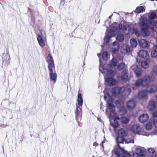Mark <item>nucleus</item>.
Returning a JSON list of instances; mask_svg holds the SVG:
<instances>
[{
  "label": "nucleus",
  "instance_id": "47",
  "mask_svg": "<svg viewBox=\"0 0 157 157\" xmlns=\"http://www.w3.org/2000/svg\"><path fill=\"white\" fill-rule=\"evenodd\" d=\"M153 71L157 75V67H155L153 68Z\"/></svg>",
  "mask_w": 157,
  "mask_h": 157
},
{
  "label": "nucleus",
  "instance_id": "44",
  "mask_svg": "<svg viewBox=\"0 0 157 157\" xmlns=\"http://www.w3.org/2000/svg\"><path fill=\"white\" fill-rule=\"evenodd\" d=\"M118 29V27L117 26H113L111 27V30L113 32H115Z\"/></svg>",
  "mask_w": 157,
  "mask_h": 157
},
{
  "label": "nucleus",
  "instance_id": "9",
  "mask_svg": "<svg viewBox=\"0 0 157 157\" xmlns=\"http://www.w3.org/2000/svg\"><path fill=\"white\" fill-rule=\"evenodd\" d=\"M42 31H40V34L37 35V40L40 45L42 47H44L45 45V40L46 37L43 35Z\"/></svg>",
  "mask_w": 157,
  "mask_h": 157
},
{
  "label": "nucleus",
  "instance_id": "20",
  "mask_svg": "<svg viewBox=\"0 0 157 157\" xmlns=\"http://www.w3.org/2000/svg\"><path fill=\"white\" fill-rule=\"evenodd\" d=\"M156 103L153 101H150L148 106V108L151 111H153L156 108Z\"/></svg>",
  "mask_w": 157,
  "mask_h": 157
},
{
  "label": "nucleus",
  "instance_id": "48",
  "mask_svg": "<svg viewBox=\"0 0 157 157\" xmlns=\"http://www.w3.org/2000/svg\"><path fill=\"white\" fill-rule=\"evenodd\" d=\"M152 135H155L157 136V130H156L154 132H152Z\"/></svg>",
  "mask_w": 157,
  "mask_h": 157
},
{
  "label": "nucleus",
  "instance_id": "16",
  "mask_svg": "<svg viewBox=\"0 0 157 157\" xmlns=\"http://www.w3.org/2000/svg\"><path fill=\"white\" fill-rule=\"evenodd\" d=\"M105 81L110 86H113L116 84V81L112 77L107 78Z\"/></svg>",
  "mask_w": 157,
  "mask_h": 157
},
{
  "label": "nucleus",
  "instance_id": "56",
  "mask_svg": "<svg viewBox=\"0 0 157 157\" xmlns=\"http://www.w3.org/2000/svg\"><path fill=\"white\" fill-rule=\"evenodd\" d=\"M156 98H157V96H156Z\"/></svg>",
  "mask_w": 157,
  "mask_h": 157
},
{
  "label": "nucleus",
  "instance_id": "31",
  "mask_svg": "<svg viewBox=\"0 0 157 157\" xmlns=\"http://www.w3.org/2000/svg\"><path fill=\"white\" fill-rule=\"evenodd\" d=\"M124 38L123 34H118L117 37V40L119 42H121L123 41L124 40Z\"/></svg>",
  "mask_w": 157,
  "mask_h": 157
},
{
  "label": "nucleus",
  "instance_id": "15",
  "mask_svg": "<svg viewBox=\"0 0 157 157\" xmlns=\"http://www.w3.org/2000/svg\"><path fill=\"white\" fill-rule=\"evenodd\" d=\"M149 117L148 115L146 114H144L141 115L139 117V120L142 123H144L146 122L148 119Z\"/></svg>",
  "mask_w": 157,
  "mask_h": 157
},
{
  "label": "nucleus",
  "instance_id": "42",
  "mask_svg": "<svg viewBox=\"0 0 157 157\" xmlns=\"http://www.w3.org/2000/svg\"><path fill=\"white\" fill-rule=\"evenodd\" d=\"M124 49L126 50V52H130L131 51V47L128 45H125Z\"/></svg>",
  "mask_w": 157,
  "mask_h": 157
},
{
  "label": "nucleus",
  "instance_id": "7",
  "mask_svg": "<svg viewBox=\"0 0 157 157\" xmlns=\"http://www.w3.org/2000/svg\"><path fill=\"white\" fill-rule=\"evenodd\" d=\"M117 106L119 109V113L121 115H123L126 113V108L124 106L123 102L120 99L117 100L116 102Z\"/></svg>",
  "mask_w": 157,
  "mask_h": 157
},
{
  "label": "nucleus",
  "instance_id": "36",
  "mask_svg": "<svg viewBox=\"0 0 157 157\" xmlns=\"http://www.w3.org/2000/svg\"><path fill=\"white\" fill-rule=\"evenodd\" d=\"M152 128V124L150 122L147 123L145 125V128L147 130H150Z\"/></svg>",
  "mask_w": 157,
  "mask_h": 157
},
{
  "label": "nucleus",
  "instance_id": "28",
  "mask_svg": "<svg viewBox=\"0 0 157 157\" xmlns=\"http://www.w3.org/2000/svg\"><path fill=\"white\" fill-rule=\"evenodd\" d=\"M130 42L132 47L133 48L136 47L137 45V43L136 40L134 38H132L130 40Z\"/></svg>",
  "mask_w": 157,
  "mask_h": 157
},
{
  "label": "nucleus",
  "instance_id": "37",
  "mask_svg": "<svg viewBox=\"0 0 157 157\" xmlns=\"http://www.w3.org/2000/svg\"><path fill=\"white\" fill-rule=\"evenodd\" d=\"M102 58L103 59L106 60L108 58V52L107 51H105L102 54Z\"/></svg>",
  "mask_w": 157,
  "mask_h": 157
},
{
  "label": "nucleus",
  "instance_id": "54",
  "mask_svg": "<svg viewBox=\"0 0 157 157\" xmlns=\"http://www.w3.org/2000/svg\"><path fill=\"white\" fill-rule=\"evenodd\" d=\"M112 16V15H111V16H109V18H111V17Z\"/></svg>",
  "mask_w": 157,
  "mask_h": 157
},
{
  "label": "nucleus",
  "instance_id": "1",
  "mask_svg": "<svg viewBox=\"0 0 157 157\" xmlns=\"http://www.w3.org/2000/svg\"><path fill=\"white\" fill-rule=\"evenodd\" d=\"M113 99H108V100H106V99H105V100L107 101V108L106 110V112L107 114H109V118L110 121L112 119H113L115 125L113 124H111L110 127L113 128V130L115 132L116 129L117 127L120 125V124H127L129 121L130 119L129 118L122 117L120 118L117 115L115 112V106L112 104L113 101Z\"/></svg>",
  "mask_w": 157,
  "mask_h": 157
},
{
  "label": "nucleus",
  "instance_id": "19",
  "mask_svg": "<svg viewBox=\"0 0 157 157\" xmlns=\"http://www.w3.org/2000/svg\"><path fill=\"white\" fill-rule=\"evenodd\" d=\"M116 141L118 144V146L116 147H115L114 149L116 148L117 150H118V145H120L119 144H122L124 142V140L122 136H118L117 137ZM120 147L121 146H119Z\"/></svg>",
  "mask_w": 157,
  "mask_h": 157
},
{
  "label": "nucleus",
  "instance_id": "43",
  "mask_svg": "<svg viewBox=\"0 0 157 157\" xmlns=\"http://www.w3.org/2000/svg\"><path fill=\"white\" fill-rule=\"evenodd\" d=\"M107 97L108 98H112L110 94L108 92H104V98H107Z\"/></svg>",
  "mask_w": 157,
  "mask_h": 157
},
{
  "label": "nucleus",
  "instance_id": "10",
  "mask_svg": "<svg viewBox=\"0 0 157 157\" xmlns=\"http://www.w3.org/2000/svg\"><path fill=\"white\" fill-rule=\"evenodd\" d=\"M145 148L139 146H137L135 149V152L139 156L143 157L145 152Z\"/></svg>",
  "mask_w": 157,
  "mask_h": 157
},
{
  "label": "nucleus",
  "instance_id": "35",
  "mask_svg": "<svg viewBox=\"0 0 157 157\" xmlns=\"http://www.w3.org/2000/svg\"><path fill=\"white\" fill-rule=\"evenodd\" d=\"M156 17V14L154 12H152L151 13L149 16V18L148 19H151V20H153V19H154Z\"/></svg>",
  "mask_w": 157,
  "mask_h": 157
},
{
  "label": "nucleus",
  "instance_id": "4",
  "mask_svg": "<svg viewBox=\"0 0 157 157\" xmlns=\"http://www.w3.org/2000/svg\"><path fill=\"white\" fill-rule=\"evenodd\" d=\"M129 130L135 134L148 136V133L142 129L138 124H134L129 128Z\"/></svg>",
  "mask_w": 157,
  "mask_h": 157
},
{
  "label": "nucleus",
  "instance_id": "32",
  "mask_svg": "<svg viewBox=\"0 0 157 157\" xmlns=\"http://www.w3.org/2000/svg\"><path fill=\"white\" fill-rule=\"evenodd\" d=\"M136 11L138 13H140L144 11L145 9L144 7L143 6H140L136 8Z\"/></svg>",
  "mask_w": 157,
  "mask_h": 157
},
{
  "label": "nucleus",
  "instance_id": "55",
  "mask_svg": "<svg viewBox=\"0 0 157 157\" xmlns=\"http://www.w3.org/2000/svg\"><path fill=\"white\" fill-rule=\"evenodd\" d=\"M44 34H45V33H44Z\"/></svg>",
  "mask_w": 157,
  "mask_h": 157
},
{
  "label": "nucleus",
  "instance_id": "5",
  "mask_svg": "<svg viewBox=\"0 0 157 157\" xmlns=\"http://www.w3.org/2000/svg\"><path fill=\"white\" fill-rule=\"evenodd\" d=\"M118 150L116 148L114 149L113 152L117 156H119L121 154L125 155L126 156L128 157H133L134 156V154L133 151H131L127 152L124 150L123 148H121L118 145Z\"/></svg>",
  "mask_w": 157,
  "mask_h": 157
},
{
  "label": "nucleus",
  "instance_id": "34",
  "mask_svg": "<svg viewBox=\"0 0 157 157\" xmlns=\"http://www.w3.org/2000/svg\"><path fill=\"white\" fill-rule=\"evenodd\" d=\"M117 61L116 59H113L110 63V66L112 68L115 67L117 64Z\"/></svg>",
  "mask_w": 157,
  "mask_h": 157
},
{
  "label": "nucleus",
  "instance_id": "41",
  "mask_svg": "<svg viewBox=\"0 0 157 157\" xmlns=\"http://www.w3.org/2000/svg\"><path fill=\"white\" fill-rule=\"evenodd\" d=\"M111 37L108 35H106L104 38V41L107 43H108L109 42V40Z\"/></svg>",
  "mask_w": 157,
  "mask_h": 157
},
{
  "label": "nucleus",
  "instance_id": "2",
  "mask_svg": "<svg viewBox=\"0 0 157 157\" xmlns=\"http://www.w3.org/2000/svg\"><path fill=\"white\" fill-rule=\"evenodd\" d=\"M46 61L48 64V67L51 80L55 83L56 80L57 75L56 73H53V69H55V64L53 58L50 54L48 55Z\"/></svg>",
  "mask_w": 157,
  "mask_h": 157
},
{
  "label": "nucleus",
  "instance_id": "13",
  "mask_svg": "<svg viewBox=\"0 0 157 157\" xmlns=\"http://www.w3.org/2000/svg\"><path fill=\"white\" fill-rule=\"evenodd\" d=\"M150 63V60L149 59L147 58H144L141 63L142 67L144 69L147 68L149 67Z\"/></svg>",
  "mask_w": 157,
  "mask_h": 157
},
{
  "label": "nucleus",
  "instance_id": "51",
  "mask_svg": "<svg viewBox=\"0 0 157 157\" xmlns=\"http://www.w3.org/2000/svg\"><path fill=\"white\" fill-rule=\"evenodd\" d=\"M118 157H126V156L124 155V154H123V155L122 154H121V155L119 156H118Z\"/></svg>",
  "mask_w": 157,
  "mask_h": 157
},
{
  "label": "nucleus",
  "instance_id": "21",
  "mask_svg": "<svg viewBox=\"0 0 157 157\" xmlns=\"http://www.w3.org/2000/svg\"><path fill=\"white\" fill-rule=\"evenodd\" d=\"M82 107L76 106V117L77 121H78L79 118H80V113L81 111Z\"/></svg>",
  "mask_w": 157,
  "mask_h": 157
},
{
  "label": "nucleus",
  "instance_id": "11",
  "mask_svg": "<svg viewBox=\"0 0 157 157\" xmlns=\"http://www.w3.org/2000/svg\"><path fill=\"white\" fill-rule=\"evenodd\" d=\"M120 78L121 80L126 81L128 80V73H127L126 69H124L121 72Z\"/></svg>",
  "mask_w": 157,
  "mask_h": 157
},
{
  "label": "nucleus",
  "instance_id": "49",
  "mask_svg": "<svg viewBox=\"0 0 157 157\" xmlns=\"http://www.w3.org/2000/svg\"><path fill=\"white\" fill-rule=\"evenodd\" d=\"M154 50L157 52V45L154 46Z\"/></svg>",
  "mask_w": 157,
  "mask_h": 157
},
{
  "label": "nucleus",
  "instance_id": "33",
  "mask_svg": "<svg viewBox=\"0 0 157 157\" xmlns=\"http://www.w3.org/2000/svg\"><path fill=\"white\" fill-rule=\"evenodd\" d=\"M113 71V70L110 69V70H105L104 69H103V73H105L106 72V74L107 75L110 76L111 75H112Z\"/></svg>",
  "mask_w": 157,
  "mask_h": 157
},
{
  "label": "nucleus",
  "instance_id": "14",
  "mask_svg": "<svg viewBox=\"0 0 157 157\" xmlns=\"http://www.w3.org/2000/svg\"><path fill=\"white\" fill-rule=\"evenodd\" d=\"M138 96L140 98H147V90H141L138 93Z\"/></svg>",
  "mask_w": 157,
  "mask_h": 157
},
{
  "label": "nucleus",
  "instance_id": "45",
  "mask_svg": "<svg viewBox=\"0 0 157 157\" xmlns=\"http://www.w3.org/2000/svg\"><path fill=\"white\" fill-rule=\"evenodd\" d=\"M82 91H80V89H79V90L78 92V98H82Z\"/></svg>",
  "mask_w": 157,
  "mask_h": 157
},
{
  "label": "nucleus",
  "instance_id": "50",
  "mask_svg": "<svg viewBox=\"0 0 157 157\" xmlns=\"http://www.w3.org/2000/svg\"><path fill=\"white\" fill-rule=\"evenodd\" d=\"M93 145L94 146H95V147H96L97 146H98V144H97V143L96 142H94L93 144Z\"/></svg>",
  "mask_w": 157,
  "mask_h": 157
},
{
  "label": "nucleus",
  "instance_id": "17",
  "mask_svg": "<svg viewBox=\"0 0 157 157\" xmlns=\"http://www.w3.org/2000/svg\"><path fill=\"white\" fill-rule=\"evenodd\" d=\"M148 152L149 157H156V153L153 148H149Z\"/></svg>",
  "mask_w": 157,
  "mask_h": 157
},
{
  "label": "nucleus",
  "instance_id": "38",
  "mask_svg": "<svg viewBox=\"0 0 157 157\" xmlns=\"http://www.w3.org/2000/svg\"><path fill=\"white\" fill-rule=\"evenodd\" d=\"M142 32L143 34L145 36H147L149 35V33L148 30L144 28L142 29Z\"/></svg>",
  "mask_w": 157,
  "mask_h": 157
},
{
  "label": "nucleus",
  "instance_id": "3",
  "mask_svg": "<svg viewBox=\"0 0 157 157\" xmlns=\"http://www.w3.org/2000/svg\"><path fill=\"white\" fill-rule=\"evenodd\" d=\"M155 79V76L152 75H149L148 76H145L142 78L138 79L135 82L136 87H145L148 85L150 82H153Z\"/></svg>",
  "mask_w": 157,
  "mask_h": 157
},
{
  "label": "nucleus",
  "instance_id": "27",
  "mask_svg": "<svg viewBox=\"0 0 157 157\" xmlns=\"http://www.w3.org/2000/svg\"><path fill=\"white\" fill-rule=\"evenodd\" d=\"M134 71L137 77H139L141 76L142 71L140 69L137 67L134 69Z\"/></svg>",
  "mask_w": 157,
  "mask_h": 157
},
{
  "label": "nucleus",
  "instance_id": "6",
  "mask_svg": "<svg viewBox=\"0 0 157 157\" xmlns=\"http://www.w3.org/2000/svg\"><path fill=\"white\" fill-rule=\"evenodd\" d=\"M140 24L141 27L143 28L148 29L149 27L152 28L155 27L157 29V20L154 21L151 19H147L146 22L144 21H142Z\"/></svg>",
  "mask_w": 157,
  "mask_h": 157
},
{
  "label": "nucleus",
  "instance_id": "29",
  "mask_svg": "<svg viewBox=\"0 0 157 157\" xmlns=\"http://www.w3.org/2000/svg\"><path fill=\"white\" fill-rule=\"evenodd\" d=\"M125 64L124 63H121L118 64L117 66V68L118 70L121 71L124 69H126L125 68Z\"/></svg>",
  "mask_w": 157,
  "mask_h": 157
},
{
  "label": "nucleus",
  "instance_id": "24",
  "mask_svg": "<svg viewBox=\"0 0 157 157\" xmlns=\"http://www.w3.org/2000/svg\"><path fill=\"white\" fill-rule=\"evenodd\" d=\"M117 133L119 136L122 137L125 136L127 134L126 132L122 128L118 130Z\"/></svg>",
  "mask_w": 157,
  "mask_h": 157
},
{
  "label": "nucleus",
  "instance_id": "46",
  "mask_svg": "<svg viewBox=\"0 0 157 157\" xmlns=\"http://www.w3.org/2000/svg\"><path fill=\"white\" fill-rule=\"evenodd\" d=\"M125 143L127 144L129 143H134V140L133 139H132L130 140H127V141H125Z\"/></svg>",
  "mask_w": 157,
  "mask_h": 157
},
{
  "label": "nucleus",
  "instance_id": "30",
  "mask_svg": "<svg viewBox=\"0 0 157 157\" xmlns=\"http://www.w3.org/2000/svg\"><path fill=\"white\" fill-rule=\"evenodd\" d=\"M151 121L157 128V116L153 115V116L151 118Z\"/></svg>",
  "mask_w": 157,
  "mask_h": 157
},
{
  "label": "nucleus",
  "instance_id": "18",
  "mask_svg": "<svg viewBox=\"0 0 157 157\" xmlns=\"http://www.w3.org/2000/svg\"><path fill=\"white\" fill-rule=\"evenodd\" d=\"M140 46L143 48H145L147 47L148 46V43L147 41L144 39H141L139 42Z\"/></svg>",
  "mask_w": 157,
  "mask_h": 157
},
{
  "label": "nucleus",
  "instance_id": "22",
  "mask_svg": "<svg viewBox=\"0 0 157 157\" xmlns=\"http://www.w3.org/2000/svg\"><path fill=\"white\" fill-rule=\"evenodd\" d=\"M148 55L147 52L144 50H140L138 53L139 56L142 58L146 57Z\"/></svg>",
  "mask_w": 157,
  "mask_h": 157
},
{
  "label": "nucleus",
  "instance_id": "12",
  "mask_svg": "<svg viewBox=\"0 0 157 157\" xmlns=\"http://www.w3.org/2000/svg\"><path fill=\"white\" fill-rule=\"evenodd\" d=\"M147 92L151 93H155L157 90L156 86L154 85H151L148 86L146 89Z\"/></svg>",
  "mask_w": 157,
  "mask_h": 157
},
{
  "label": "nucleus",
  "instance_id": "25",
  "mask_svg": "<svg viewBox=\"0 0 157 157\" xmlns=\"http://www.w3.org/2000/svg\"><path fill=\"white\" fill-rule=\"evenodd\" d=\"M129 25L128 24H124L123 25L121 24L119 25V28L120 30L124 31H126L128 28H129Z\"/></svg>",
  "mask_w": 157,
  "mask_h": 157
},
{
  "label": "nucleus",
  "instance_id": "40",
  "mask_svg": "<svg viewBox=\"0 0 157 157\" xmlns=\"http://www.w3.org/2000/svg\"><path fill=\"white\" fill-rule=\"evenodd\" d=\"M151 55L152 57H155L157 56V52L155 50H152L151 52Z\"/></svg>",
  "mask_w": 157,
  "mask_h": 157
},
{
  "label": "nucleus",
  "instance_id": "39",
  "mask_svg": "<svg viewBox=\"0 0 157 157\" xmlns=\"http://www.w3.org/2000/svg\"><path fill=\"white\" fill-rule=\"evenodd\" d=\"M78 103L76 104V106L82 107L83 103L82 99H78L77 100Z\"/></svg>",
  "mask_w": 157,
  "mask_h": 157
},
{
  "label": "nucleus",
  "instance_id": "52",
  "mask_svg": "<svg viewBox=\"0 0 157 157\" xmlns=\"http://www.w3.org/2000/svg\"><path fill=\"white\" fill-rule=\"evenodd\" d=\"M154 115L157 116V110L154 113Z\"/></svg>",
  "mask_w": 157,
  "mask_h": 157
},
{
  "label": "nucleus",
  "instance_id": "53",
  "mask_svg": "<svg viewBox=\"0 0 157 157\" xmlns=\"http://www.w3.org/2000/svg\"><path fill=\"white\" fill-rule=\"evenodd\" d=\"M98 121H99L100 122H101V121H102L101 120V119L99 118H98Z\"/></svg>",
  "mask_w": 157,
  "mask_h": 157
},
{
  "label": "nucleus",
  "instance_id": "26",
  "mask_svg": "<svg viewBox=\"0 0 157 157\" xmlns=\"http://www.w3.org/2000/svg\"><path fill=\"white\" fill-rule=\"evenodd\" d=\"M119 48V44L116 41H115L113 43V46L112 49L113 50V52H116L118 50Z\"/></svg>",
  "mask_w": 157,
  "mask_h": 157
},
{
  "label": "nucleus",
  "instance_id": "23",
  "mask_svg": "<svg viewBox=\"0 0 157 157\" xmlns=\"http://www.w3.org/2000/svg\"><path fill=\"white\" fill-rule=\"evenodd\" d=\"M135 106L134 102L132 100H130L127 103V107L130 109H133L135 107Z\"/></svg>",
  "mask_w": 157,
  "mask_h": 157
},
{
  "label": "nucleus",
  "instance_id": "8",
  "mask_svg": "<svg viewBox=\"0 0 157 157\" xmlns=\"http://www.w3.org/2000/svg\"><path fill=\"white\" fill-rule=\"evenodd\" d=\"M124 88L122 87H115L112 88L111 90V92L112 96L115 97L121 94L124 91Z\"/></svg>",
  "mask_w": 157,
  "mask_h": 157
}]
</instances>
